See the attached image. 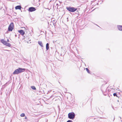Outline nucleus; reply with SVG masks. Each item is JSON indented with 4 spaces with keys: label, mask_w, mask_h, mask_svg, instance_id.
I'll list each match as a JSON object with an SVG mask.
<instances>
[{
    "label": "nucleus",
    "mask_w": 122,
    "mask_h": 122,
    "mask_svg": "<svg viewBox=\"0 0 122 122\" xmlns=\"http://www.w3.org/2000/svg\"><path fill=\"white\" fill-rule=\"evenodd\" d=\"M25 116V114L24 113H22L21 114L20 116L21 117H24Z\"/></svg>",
    "instance_id": "14"
},
{
    "label": "nucleus",
    "mask_w": 122,
    "mask_h": 122,
    "mask_svg": "<svg viewBox=\"0 0 122 122\" xmlns=\"http://www.w3.org/2000/svg\"><path fill=\"white\" fill-rule=\"evenodd\" d=\"M76 12H77V13H77V14H78H78L79 13V12H78V10H77V11H76Z\"/></svg>",
    "instance_id": "22"
},
{
    "label": "nucleus",
    "mask_w": 122,
    "mask_h": 122,
    "mask_svg": "<svg viewBox=\"0 0 122 122\" xmlns=\"http://www.w3.org/2000/svg\"><path fill=\"white\" fill-rule=\"evenodd\" d=\"M100 118H103L106 119V118H102V117H100Z\"/></svg>",
    "instance_id": "20"
},
{
    "label": "nucleus",
    "mask_w": 122,
    "mask_h": 122,
    "mask_svg": "<svg viewBox=\"0 0 122 122\" xmlns=\"http://www.w3.org/2000/svg\"><path fill=\"white\" fill-rule=\"evenodd\" d=\"M67 19H68V18H67Z\"/></svg>",
    "instance_id": "29"
},
{
    "label": "nucleus",
    "mask_w": 122,
    "mask_h": 122,
    "mask_svg": "<svg viewBox=\"0 0 122 122\" xmlns=\"http://www.w3.org/2000/svg\"><path fill=\"white\" fill-rule=\"evenodd\" d=\"M21 7L20 5H18L16 6L15 7V8L16 10H21Z\"/></svg>",
    "instance_id": "9"
},
{
    "label": "nucleus",
    "mask_w": 122,
    "mask_h": 122,
    "mask_svg": "<svg viewBox=\"0 0 122 122\" xmlns=\"http://www.w3.org/2000/svg\"><path fill=\"white\" fill-rule=\"evenodd\" d=\"M97 25V26H98L99 27L98 25H97V24H96Z\"/></svg>",
    "instance_id": "26"
},
{
    "label": "nucleus",
    "mask_w": 122,
    "mask_h": 122,
    "mask_svg": "<svg viewBox=\"0 0 122 122\" xmlns=\"http://www.w3.org/2000/svg\"><path fill=\"white\" fill-rule=\"evenodd\" d=\"M61 55H62V54H61Z\"/></svg>",
    "instance_id": "28"
},
{
    "label": "nucleus",
    "mask_w": 122,
    "mask_h": 122,
    "mask_svg": "<svg viewBox=\"0 0 122 122\" xmlns=\"http://www.w3.org/2000/svg\"><path fill=\"white\" fill-rule=\"evenodd\" d=\"M38 44L42 47H43V46L42 41H39L38 42Z\"/></svg>",
    "instance_id": "10"
},
{
    "label": "nucleus",
    "mask_w": 122,
    "mask_h": 122,
    "mask_svg": "<svg viewBox=\"0 0 122 122\" xmlns=\"http://www.w3.org/2000/svg\"><path fill=\"white\" fill-rule=\"evenodd\" d=\"M86 70L88 73L90 74V71L87 68H86Z\"/></svg>",
    "instance_id": "12"
},
{
    "label": "nucleus",
    "mask_w": 122,
    "mask_h": 122,
    "mask_svg": "<svg viewBox=\"0 0 122 122\" xmlns=\"http://www.w3.org/2000/svg\"><path fill=\"white\" fill-rule=\"evenodd\" d=\"M66 122H73L71 120H68Z\"/></svg>",
    "instance_id": "16"
},
{
    "label": "nucleus",
    "mask_w": 122,
    "mask_h": 122,
    "mask_svg": "<svg viewBox=\"0 0 122 122\" xmlns=\"http://www.w3.org/2000/svg\"><path fill=\"white\" fill-rule=\"evenodd\" d=\"M68 118L70 119L73 120L75 117V114L73 112H70L68 114Z\"/></svg>",
    "instance_id": "3"
},
{
    "label": "nucleus",
    "mask_w": 122,
    "mask_h": 122,
    "mask_svg": "<svg viewBox=\"0 0 122 122\" xmlns=\"http://www.w3.org/2000/svg\"><path fill=\"white\" fill-rule=\"evenodd\" d=\"M1 42L4 45L8 47H10L11 46L10 44L7 43V41L4 40L3 39H1L0 40Z\"/></svg>",
    "instance_id": "4"
},
{
    "label": "nucleus",
    "mask_w": 122,
    "mask_h": 122,
    "mask_svg": "<svg viewBox=\"0 0 122 122\" xmlns=\"http://www.w3.org/2000/svg\"><path fill=\"white\" fill-rule=\"evenodd\" d=\"M56 5H57L58 6V4H56Z\"/></svg>",
    "instance_id": "24"
},
{
    "label": "nucleus",
    "mask_w": 122,
    "mask_h": 122,
    "mask_svg": "<svg viewBox=\"0 0 122 122\" xmlns=\"http://www.w3.org/2000/svg\"><path fill=\"white\" fill-rule=\"evenodd\" d=\"M18 32L19 33H20V34L23 36V39H24L25 38V36H24L25 34V32L23 30H19Z\"/></svg>",
    "instance_id": "6"
},
{
    "label": "nucleus",
    "mask_w": 122,
    "mask_h": 122,
    "mask_svg": "<svg viewBox=\"0 0 122 122\" xmlns=\"http://www.w3.org/2000/svg\"><path fill=\"white\" fill-rule=\"evenodd\" d=\"M66 9L67 10L70 12H74L76 11L77 9V8L75 7H66Z\"/></svg>",
    "instance_id": "2"
},
{
    "label": "nucleus",
    "mask_w": 122,
    "mask_h": 122,
    "mask_svg": "<svg viewBox=\"0 0 122 122\" xmlns=\"http://www.w3.org/2000/svg\"><path fill=\"white\" fill-rule=\"evenodd\" d=\"M25 69L20 68L16 69L13 72V74L14 75L18 74L20 73L23 72L25 71Z\"/></svg>",
    "instance_id": "1"
},
{
    "label": "nucleus",
    "mask_w": 122,
    "mask_h": 122,
    "mask_svg": "<svg viewBox=\"0 0 122 122\" xmlns=\"http://www.w3.org/2000/svg\"><path fill=\"white\" fill-rule=\"evenodd\" d=\"M27 117L26 116H25V119H27Z\"/></svg>",
    "instance_id": "18"
},
{
    "label": "nucleus",
    "mask_w": 122,
    "mask_h": 122,
    "mask_svg": "<svg viewBox=\"0 0 122 122\" xmlns=\"http://www.w3.org/2000/svg\"><path fill=\"white\" fill-rule=\"evenodd\" d=\"M36 10L35 8L32 7L29 8L28 10L29 12H31L35 11Z\"/></svg>",
    "instance_id": "7"
},
{
    "label": "nucleus",
    "mask_w": 122,
    "mask_h": 122,
    "mask_svg": "<svg viewBox=\"0 0 122 122\" xmlns=\"http://www.w3.org/2000/svg\"><path fill=\"white\" fill-rule=\"evenodd\" d=\"M14 28V24L13 22H11L9 25L8 28L9 31H12Z\"/></svg>",
    "instance_id": "5"
},
{
    "label": "nucleus",
    "mask_w": 122,
    "mask_h": 122,
    "mask_svg": "<svg viewBox=\"0 0 122 122\" xmlns=\"http://www.w3.org/2000/svg\"><path fill=\"white\" fill-rule=\"evenodd\" d=\"M9 40L8 39H7V42H9Z\"/></svg>",
    "instance_id": "19"
},
{
    "label": "nucleus",
    "mask_w": 122,
    "mask_h": 122,
    "mask_svg": "<svg viewBox=\"0 0 122 122\" xmlns=\"http://www.w3.org/2000/svg\"><path fill=\"white\" fill-rule=\"evenodd\" d=\"M24 60L25 61H26L27 60H26L25 59H24Z\"/></svg>",
    "instance_id": "25"
},
{
    "label": "nucleus",
    "mask_w": 122,
    "mask_h": 122,
    "mask_svg": "<svg viewBox=\"0 0 122 122\" xmlns=\"http://www.w3.org/2000/svg\"><path fill=\"white\" fill-rule=\"evenodd\" d=\"M11 120L10 122H11Z\"/></svg>",
    "instance_id": "30"
},
{
    "label": "nucleus",
    "mask_w": 122,
    "mask_h": 122,
    "mask_svg": "<svg viewBox=\"0 0 122 122\" xmlns=\"http://www.w3.org/2000/svg\"><path fill=\"white\" fill-rule=\"evenodd\" d=\"M15 37H17V35H15Z\"/></svg>",
    "instance_id": "23"
},
{
    "label": "nucleus",
    "mask_w": 122,
    "mask_h": 122,
    "mask_svg": "<svg viewBox=\"0 0 122 122\" xmlns=\"http://www.w3.org/2000/svg\"><path fill=\"white\" fill-rule=\"evenodd\" d=\"M31 88H32V89L33 90H35L36 89V87L34 86H31Z\"/></svg>",
    "instance_id": "13"
},
{
    "label": "nucleus",
    "mask_w": 122,
    "mask_h": 122,
    "mask_svg": "<svg viewBox=\"0 0 122 122\" xmlns=\"http://www.w3.org/2000/svg\"><path fill=\"white\" fill-rule=\"evenodd\" d=\"M117 28L119 30L122 31V25H117Z\"/></svg>",
    "instance_id": "8"
},
{
    "label": "nucleus",
    "mask_w": 122,
    "mask_h": 122,
    "mask_svg": "<svg viewBox=\"0 0 122 122\" xmlns=\"http://www.w3.org/2000/svg\"><path fill=\"white\" fill-rule=\"evenodd\" d=\"M46 50H48L49 49V43H47L46 46Z\"/></svg>",
    "instance_id": "11"
},
{
    "label": "nucleus",
    "mask_w": 122,
    "mask_h": 122,
    "mask_svg": "<svg viewBox=\"0 0 122 122\" xmlns=\"http://www.w3.org/2000/svg\"><path fill=\"white\" fill-rule=\"evenodd\" d=\"M113 95L114 96H116V97H118V96H117V94L116 93H114L113 94Z\"/></svg>",
    "instance_id": "15"
},
{
    "label": "nucleus",
    "mask_w": 122,
    "mask_h": 122,
    "mask_svg": "<svg viewBox=\"0 0 122 122\" xmlns=\"http://www.w3.org/2000/svg\"><path fill=\"white\" fill-rule=\"evenodd\" d=\"M46 9H49V8H47Z\"/></svg>",
    "instance_id": "27"
},
{
    "label": "nucleus",
    "mask_w": 122,
    "mask_h": 122,
    "mask_svg": "<svg viewBox=\"0 0 122 122\" xmlns=\"http://www.w3.org/2000/svg\"><path fill=\"white\" fill-rule=\"evenodd\" d=\"M102 90L103 92H106V89H105V90H103L102 89Z\"/></svg>",
    "instance_id": "17"
},
{
    "label": "nucleus",
    "mask_w": 122,
    "mask_h": 122,
    "mask_svg": "<svg viewBox=\"0 0 122 122\" xmlns=\"http://www.w3.org/2000/svg\"><path fill=\"white\" fill-rule=\"evenodd\" d=\"M48 120L47 119L46 120V122H48Z\"/></svg>",
    "instance_id": "21"
}]
</instances>
